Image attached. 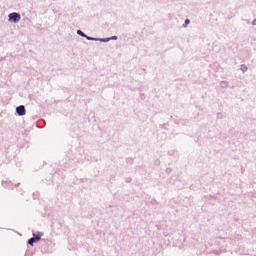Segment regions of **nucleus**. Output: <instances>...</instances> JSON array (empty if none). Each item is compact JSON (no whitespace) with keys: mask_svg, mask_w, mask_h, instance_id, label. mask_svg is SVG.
<instances>
[{"mask_svg":"<svg viewBox=\"0 0 256 256\" xmlns=\"http://www.w3.org/2000/svg\"><path fill=\"white\" fill-rule=\"evenodd\" d=\"M189 23H191V21L189 19H186L184 27H187V25H189Z\"/></svg>","mask_w":256,"mask_h":256,"instance_id":"6","label":"nucleus"},{"mask_svg":"<svg viewBox=\"0 0 256 256\" xmlns=\"http://www.w3.org/2000/svg\"><path fill=\"white\" fill-rule=\"evenodd\" d=\"M86 39H87L88 41H96L95 38H91V37H89V36H86Z\"/></svg>","mask_w":256,"mask_h":256,"instance_id":"7","label":"nucleus"},{"mask_svg":"<svg viewBox=\"0 0 256 256\" xmlns=\"http://www.w3.org/2000/svg\"><path fill=\"white\" fill-rule=\"evenodd\" d=\"M9 21H13V23H19L21 21V15H19V13L13 12L9 14Z\"/></svg>","mask_w":256,"mask_h":256,"instance_id":"1","label":"nucleus"},{"mask_svg":"<svg viewBox=\"0 0 256 256\" xmlns=\"http://www.w3.org/2000/svg\"><path fill=\"white\" fill-rule=\"evenodd\" d=\"M113 39H117V37H113Z\"/></svg>","mask_w":256,"mask_h":256,"instance_id":"9","label":"nucleus"},{"mask_svg":"<svg viewBox=\"0 0 256 256\" xmlns=\"http://www.w3.org/2000/svg\"><path fill=\"white\" fill-rule=\"evenodd\" d=\"M16 112L18 115H20L21 117H23V115H25L26 111H25V106L21 105V106H18L16 108Z\"/></svg>","mask_w":256,"mask_h":256,"instance_id":"2","label":"nucleus"},{"mask_svg":"<svg viewBox=\"0 0 256 256\" xmlns=\"http://www.w3.org/2000/svg\"><path fill=\"white\" fill-rule=\"evenodd\" d=\"M221 85H222V86H225V85H226V83H225V82H222V83H221Z\"/></svg>","mask_w":256,"mask_h":256,"instance_id":"8","label":"nucleus"},{"mask_svg":"<svg viewBox=\"0 0 256 256\" xmlns=\"http://www.w3.org/2000/svg\"><path fill=\"white\" fill-rule=\"evenodd\" d=\"M41 237H43V234L38 233L36 236L34 235L33 239H35L36 241H41Z\"/></svg>","mask_w":256,"mask_h":256,"instance_id":"3","label":"nucleus"},{"mask_svg":"<svg viewBox=\"0 0 256 256\" xmlns=\"http://www.w3.org/2000/svg\"><path fill=\"white\" fill-rule=\"evenodd\" d=\"M37 240H35V238H31L28 243L29 245H33L34 243H36Z\"/></svg>","mask_w":256,"mask_h":256,"instance_id":"5","label":"nucleus"},{"mask_svg":"<svg viewBox=\"0 0 256 256\" xmlns=\"http://www.w3.org/2000/svg\"><path fill=\"white\" fill-rule=\"evenodd\" d=\"M77 34L80 35V37H87V35H85V33H83L81 30H78Z\"/></svg>","mask_w":256,"mask_h":256,"instance_id":"4","label":"nucleus"}]
</instances>
